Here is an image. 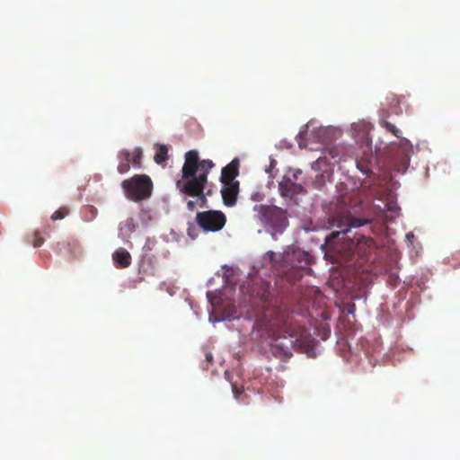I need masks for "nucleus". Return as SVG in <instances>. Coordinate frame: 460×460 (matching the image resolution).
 <instances>
[{"label": "nucleus", "mask_w": 460, "mask_h": 460, "mask_svg": "<svg viewBox=\"0 0 460 460\" xmlns=\"http://www.w3.org/2000/svg\"><path fill=\"white\" fill-rule=\"evenodd\" d=\"M254 327L262 335L275 341L270 345V353L276 358L287 361L292 357L291 348L296 346L305 352L314 349V339L305 328L289 318V312L284 305H263L261 316Z\"/></svg>", "instance_id": "nucleus-1"}, {"label": "nucleus", "mask_w": 460, "mask_h": 460, "mask_svg": "<svg viewBox=\"0 0 460 460\" xmlns=\"http://www.w3.org/2000/svg\"><path fill=\"white\" fill-rule=\"evenodd\" d=\"M185 161L181 168V179L176 181V188L183 195L189 211L197 207L207 208V196L211 190L205 192L208 173L215 166L209 159L200 160L197 150H190L184 155Z\"/></svg>", "instance_id": "nucleus-2"}, {"label": "nucleus", "mask_w": 460, "mask_h": 460, "mask_svg": "<svg viewBox=\"0 0 460 460\" xmlns=\"http://www.w3.org/2000/svg\"><path fill=\"white\" fill-rule=\"evenodd\" d=\"M253 211L255 217L261 223L267 232L270 233L273 239H277L278 234H282L288 226V210L275 205H255Z\"/></svg>", "instance_id": "nucleus-3"}, {"label": "nucleus", "mask_w": 460, "mask_h": 460, "mask_svg": "<svg viewBox=\"0 0 460 460\" xmlns=\"http://www.w3.org/2000/svg\"><path fill=\"white\" fill-rule=\"evenodd\" d=\"M121 187L126 197L133 201H140L148 199L152 194L153 182L146 174H137L124 180Z\"/></svg>", "instance_id": "nucleus-4"}, {"label": "nucleus", "mask_w": 460, "mask_h": 460, "mask_svg": "<svg viewBox=\"0 0 460 460\" xmlns=\"http://www.w3.org/2000/svg\"><path fill=\"white\" fill-rule=\"evenodd\" d=\"M328 222L331 227L338 229L332 231L330 234V238L334 239L340 234H347L352 227H359L368 224L369 220L354 217L347 208H341L330 216Z\"/></svg>", "instance_id": "nucleus-5"}, {"label": "nucleus", "mask_w": 460, "mask_h": 460, "mask_svg": "<svg viewBox=\"0 0 460 460\" xmlns=\"http://www.w3.org/2000/svg\"><path fill=\"white\" fill-rule=\"evenodd\" d=\"M198 226L206 232L220 231L226 223V215L219 210L198 212L195 217Z\"/></svg>", "instance_id": "nucleus-6"}, {"label": "nucleus", "mask_w": 460, "mask_h": 460, "mask_svg": "<svg viewBox=\"0 0 460 460\" xmlns=\"http://www.w3.org/2000/svg\"><path fill=\"white\" fill-rule=\"evenodd\" d=\"M222 183L221 195L224 204L227 207L234 206L239 192V181Z\"/></svg>", "instance_id": "nucleus-7"}, {"label": "nucleus", "mask_w": 460, "mask_h": 460, "mask_svg": "<svg viewBox=\"0 0 460 460\" xmlns=\"http://www.w3.org/2000/svg\"><path fill=\"white\" fill-rule=\"evenodd\" d=\"M279 189L282 197H289L291 199L305 191L300 183L293 182L291 179L287 177H284L279 183Z\"/></svg>", "instance_id": "nucleus-8"}, {"label": "nucleus", "mask_w": 460, "mask_h": 460, "mask_svg": "<svg viewBox=\"0 0 460 460\" xmlns=\"http://www.w3.org/2000/svg\"><path fill=\"white\" fill-rule=\"evenodd\" d=\"M137 224L134 217H128L119 225V237L125 241H128L131 234L137 230Z\"/></svg>", "instance_id": "nucleus-9"}, {"label": "nucleus", "mask_w": 460, "mask_h": 460, "mask_svg": "<svg viewBox=\"0 0 460 460\" xmlns=\"http://www.w3.org/2000/svg\"><path fill=\"white\" fill-rule=\"evenodd\" d=\"M239 173V160L234 159L221 172V182H235V177Z\"/></svg>", "instance_id": "nucleus-10"}, {"label": "nucleus", "mask_w": 460, "mask_h": 460, "mask_svg": "<svg viewBox=\"0 0 460 460\" xmlns=\"http://www.w3.org/2000/svg\"><path fill=\"white\" fill-rule=\"evenodd\" d=\"M112 260L117 268H128L131 264V255L124 248H119L112 253Z\"/></svg>", "instance_id": "nucleus-11"}, {"label": "nucleus", "mask_w": 460, "mask_h": 460, "mask_svg": "<svg viewBox=\"0 0 460 460\" xmlns=\"http://www.w3.org/2000/svg\"><path fill=\"white\" fill-rule=\"evenodd\" d=\"M118 157L119 159V163L118 165V172L120 174H124V173L128 172L130 169V165H129L130 153L128 150H121L119 153Z\"/></svg>", "instance_id": "nucleus-12"}, {"label": "nucleus", "mask_w": 460, "mask_h": 460, "mask_svg": "<svg viewBox=\"0 0 460 460\" xmlns=\"http://www.w3.org/2000/svg\"><path fill=\"white\" fill-rule=\"evenodd\" d=\"M292 260L294 261L293 266L297 268H306L310 264L309 254L305 252H294L291 254Z\"/></svg>", "instance_id": "nucleus-13"}, {"label": "nucleus", "mask_w": 460, "mask_h": 460, "mask_svg": "<svg viewBox=\"0 0 460 460\" xmlns=\"http://www.w3.org/2000/svg\"><path fill=\"white\" fill-rule=\"evenodd\" d=\"M372 155H369V157H367L366 159H359L356 161L357 167L359 171H361L364 174H369L372 172Z\"/></svg>", "instance_id": "nucleus-14"}, {"label": "nucleus", "mask_w": 460, "mask_h": 460, "mask_svg": "<svg viewBox=\"0 0 460 460\" xmlns=\"http://www.w3.org/2000/svg\"><path fill=\"white\" fill-rule=\"evenodd\" d=\"M168 160V148L164 145H161L158 147L157 152L155 155V161L156 164H161Z\"/></svg>", "instance_id": "nucleus-15"}, {"label": "nucleus", "mask_w": 460, "mask_h": 460, "mask_svg": "<svg viewBox=\"0 0 460 460\" xmlns=\"http://www.w3.org/2000/svg\"><path fill=\"white\" fill-rule=\"evenodd\" d=\"M266 255L269 258L270 261L272 263V265L275 267L278 266L279 262H280L282 261H288V260H289V257H290L289 254H287V256H284L283 254L276 253L271 251L268 252L266 253Z\"/></svg>", "instance_id": "nucleus-16"}, {"label": "nucleus", "mask_w": 460, "mask_h": 460, "mask_svg": "<svg viewBox=\"0 0 460 460\" xmlns=\"http://www.w3.org/2000/svg\"><path fill=\"white\" fill-rule=\"evenodd\" d=\"M358 236L356 238V243L357 245L364 244L365 246L371 248L375 245V241L371 237H367L363 234H357Z\"/></svg>", "instance_id": "nucleus-17"}, {"label": "nucleus", "mask_w": 460, "mask_h": 460, "mask_svg": "<svg viewBox=\"0 0 460 460\" xmlns=\"http://www.w3.org/2000/svg\"><path fill=\"white\" fill-rule=\"evenodd\" d=\"M142 149L140 147H136L132 155L130 154V162H132L133 165L139 167L141 164V158H142Z\"/></svg>", "instance_id": "nucleus-18"}, {"label": "nucleus", "mask_w": 460, "mask_h": 460, "mask_svg": "<svg viewBox=\"0 0 460 460\" xmlns=\"http://www.w3.org/2000/svg\"><path fill=\"white\" fill-rule=\"evenodd\" d=\"M69 214V208L66 207H61L57 211H55L52 216V220H60L65 218Z\"/></svg>", "instance_id": "nucleus-19"}, {"label": "nucleus", "mask_w": 460, "mask_h": 460, "mask_svg": "<svg viewBox=\"0 0 460 460\" xmlns=\"http://www.w3.org/2000/svg\"><path fill=\"white\" fill-rule=\"evenodd\" d=\"M311 126H312L311 122L307 123L305 125V130L300 131L299 134L297 135V137L300 138V140H298V146H299L300 148L305 147V145H304L303 141L305 138V137L307 135V132H308V130H309Z\"/></svg>", "instance_id": "nucleus-20"}, {"label": "nucleus", "mask_w": 460, "mask_h": 460, "mask_svg": "<svg viewBox=\"0 0 460 460\" xmlns=\"http://www.w3.org/2000/svg\"><path fill=\"white\" fill-rule=\"evenodd\" d=\"M384 126L388 131L393 133L395 137H399L400 130L394 124L388 121H384Z\"/></svg>", "instance_id": "nucleus-21"}, {"label": "nucleus", "mask_w": 460, "mask_h": 460, "mask_svg": "<svg viewBox=\"0 0 460 460\" xmlns=\"http://www.w3.org/2000/svg\"><path fill=\"white\" fill-rule=\"evenodd\" d=\"M31 242L34 247H40L43 243L44 240L40 236L38 232H35Z\"/></svg>", "instance_id": "nucleus-22"}, {"label": "nucleus", "mask_w": 460, "mask_h": 460, "mask_svg": "<svg viewBox=\"0 0 460 460\" xmlns=\"http://www.w3.org/2000/svg\"><path fill=\"white\" fill-rule=\"evenodd\" d=\"M385 207H386V209H387L388 211H392V212H395V211H397V210L399 209V208L397 207V205H396V204H394V203H386V204H385Z\"/></svg>", "instance_id": "nucleus-23"}, {"label": "nucleus", "mask_w": 460, "mask_h": 460, "mask_svg": "<svg viewBox=\"0 0 460 460\" xmlns=\"http://www.w3.org/2000/svg\"><path fill=\"white\" fill-rule=\"evenodd\" d=\"M329 155H331V157L332 159H335L336 156L338 155V148L334 147V148L330 149L329 150Z\"/></svg>", "instance_id": "nucleus-24"}, {"label": "nucleus", "mask_w": 460, "mask_h": 460, "mask_svg": "<svg viewBox=\"0 0 460 460\" xmlns=\"http://www.w3.org/2000/svg\"><path fill=\"white\" fill-rule=\"evenodd\" d=\"M205 358H206V361L208 363H211L213 361V355L211 352L209 351H206L205 352Z\"/></svg>", "instance_id": "nucleus-25"}, {"label": "nucleus", "mask_w": 460, "mask_h": 460, "mask_svg": "<svg viewBox=\"0 0 460 460\" xmlns=\"http://www.w3.org/2000/svg\"><path fill=\"white\" fill-rule=\"evenodd\" d=\"M261 301L263 302V304H267L268 302V294H267V291H264L262 296H261Z\"/></svg>", "instance_id": "nucleus-26"}, {"label": "nucleus", "mask_w": 460, "mask_h": 460, "mask_svg": "<svg viewBox=\"0 0 460 460\" xmlns=\"http://www.w3.org/2000/svg\"><path fill=\"white\" fill-rule=\"evenodd\" d=\"M233 392L235 395V397H238V395L242 393V391H240L236 385H233Z\"/></svg>", "instance_id": "nucleus-27"}, {"label": "nucleus", "mask_w": 460, "mask_h": 460, "mask_svg": "<svg viewBox=\"0 0 460 460\" xmlns=\"http://www.w3.org/2000/svg\"><path fill=\"white\" fill-rule=\"evenodd\" d=\"M301 172H302L300 170H297L296 172H295L294 174H293L294 179L297 180L298 175L301 174Z\"/></svg>", "instance_id": "nucleus-28"}, {"label": "nucleus", "mask_w": 460, "mask_h": 460, "mask_svg": "<svg viewBox=\"0 0 460 460\" xmlns=\"http://www.w3.org/2000/svg\"><path fill=\"white\" fill-rule=\"evenodd\" d=\"M327 158L324 157V158H322V157H319L316 161L317 164H321L323 160H326Z\"/></svg>", "instance_id": "nucleus-29"}]
</instances>
